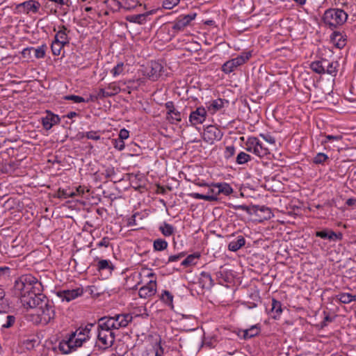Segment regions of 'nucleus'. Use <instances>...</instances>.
Listing matches in <instances>:
<instances>
[{
  "label": "nucleus",
  "instance_id": "f257e3e1",
  "mask_svg": "<svg viewBox=\"0 0 356 356\" xmlns=\"http://www.w3.org/2000/svg\"><path fill=\"white\" fill-rule=\"evenodd\" d=\"M132 320L133 316L130 314L100 318L97 323V346L104 350L111 347L115 339L114 330L126 327Z\"/></svg>",
  "mask_w": 356,
  "mask_h": 356
},
{
  "label": "nucleus",
  "instance_id": "f03ea898",
  "mask_svg": "<svg viewBox=\"0 0 356 356\" xmlns=\"http://www.w3.org/2000/svg\"><path fill=\"white\" fill-rule=\"evenodd\" d=\"M94 327L93 323H88L85 326H81L72 332L67 340L60 342L59 350L64 354H69L81 347L83 343L90 338V331Z\"/></svg>",
  "mask_w": 356,
  "mask_h": 356
},
{
  "label": "nucleus",
  "instance_id": "7ed1b4c3",
  "mask_svg": "<svg viewBox=\"0 0 356 356\" xmlns=\"http://www.w3.org/2000/svg\"><path fill=\"white\" fill-rule=\"evenodd\" d=\"M38 284V279L32 275H22L15 280L12 293L15 297L20 298L22 296L35 291V285Z\"/></svg>",
  "mask_w": 356,
  "mask_h": 356
},
{
  "label": "nucleus",
  "instance_id": "20e7f679",
  "mask_svg": "<svg viewBox=\"0 0 356 356\" xmlns=\"http://www.w3.org/2000/svg\"><path fill=\"white\" fill-rule=\"evenodd\" d=\"M348 19V14L340 8H329L323 16L324 24L331 29L343 25Z\"/></svg>",
  "mask_w": 356,
  "mask_h": 356
},
{
  "label": "nucleus",
  "instance_id": "39448f33",
  "mask_svg": "<svg viewBox=\"0 0 356 356\" xmlns=\"http://www.w3.org/2000/svg\"><path fill=\"white\" fill-rule=\"evenodd\" d=\"M44 305L42 303L36 308V314L39 318V322L47 325L54 318L55 311L53 303L47 298L44 300Z\"/></svg>",
  "mask_w": 356,
  "mask_h": 356
},
{
  "label": "nucleus",
  "instance_id": "423d86ee",
  "mask_svg": "<svg viewBox=\"0 0 356 356\" xmlns=\"http://www.w3.org/2000/svg\"><path fill=\"white\" fill-rule=\"evenodd\" d=\"M251 56V51L243 52L237 57L226 61L222 65V71L225 74H230L236 70L238 67L248 62Z\"/></svg>",
  "mask_w": 356,
  "mask_h": 356
},
{
  "label": "nucleus",
  "instance_id": "0eeeda50",
  "mask_svg": "<svg viewBox=\"0 0 356 356\" xmlns=\"http://www.w3.org/2000/svg\"><path fill=\"white\" fill-rule=\"evenodd\" d=\"M19 299L24 308L36 309L39 305L44 303V300L46 299V297L42 293L33 291L26 296H22Z\"/></svg>",
  "mask_w": 356,
  "mask_h": 356
},
{
  "label": "nucleus",
  "instance_id": "6e6552de",
  "mask_svg": "<svg viewBox=\"0 0 356 356\" xmlns=\"http://www.w3.org/2000/svg\"><path fill=\"white\" fill-rule=\"evenodd\" d=\"M245 145L248 152H252L259 157H264L270 153L269 149L256 137H249Z\"/></svg>",
  "mask_w": 356,
  "mask_h": 356
},
{
  "label": "nucleus",
  "instance_id": "1a4fd4ad",
  "mask_svg": "<svg viewBox=\"0 0 356 356\" xmlns=\"http://www.w3.org/2000/svg\"><path fill=\"white\" fill-rule=\"evenodd\" d=\"M222 132L215 126H208L204 131L203 140L209 144H213L215 141L220 140L222 138Z\"/></svg>",
  "mask_w": 356,
  "mask_h": 356
},
{
  "label": "nucleus",
  "instance_id": "9d476101",
  "mask_svg": "<svg viewBox=\"0 0 356 356\" xmlns=\"http://www.w3.org/2000/svg\"><path fill=\"white\" fill-rule=\"evenodd\" d=\"M163 68V65L159 62L152 61L148 66L145 67V74L149 79L156 81L161 76Z\"/></svg>",
  "mask_w": 356,
  "mask_h": 356
},
{
  "label": "nucleus",
  "instance_id": "9b49d317",
  "mask_svg": "<svg viewBox=\"0 0 356 356\" xmlns=\"http://www.w3.org/2000/svg\"><path fill=\"white\" fill-rule=\"evenodd\" d=\"M83 293V289L82 287H76L72 289L60 290L57 292V296L63 301L70 302Z\"/></svg>",
  "mask_w": 356,
  "mask_h": 356
},
{
  "label": "nucleus",
  "instance_id": "f8f14e48",
  "mask_svg": "<svg viewBox=\"0 0 356 356\" xmlns=\"http://www.w3.org/2000/svg\"><path fill=\"white\" fill-rule=\"evenodd\" d=\"M40 3L35 0H28L17 5V8L24 14L37 13L40 8Z\"/></svg>",
  "mask_w": 356,
  "mask_h": 356
},
{
  "label": "nucleus",
  "instance_id": "ddd939ff",
  "mask_svg": "<svg viewBox=\"0 0 356 356\" xmlns=\"http://www.w3.org/2000/svg\"><path fill=\"white\" fill-rule=\"evenodd\" d=\"M156 280H150L147 284L140 288L138 296L141 298H149L156 293Z\"/></svg>",
  "mask_w": 356,
  "mask_h": 356
},
{
  "label": "nucleus",
  "instance_id": "4468645a",
  "mask_svg": "<svg viewBox=\"0 0 356 356\" xmlns=\"http://www.w3.org/2000/svg\"><path fill=\"white\" fill-rule=\"evenodd\" d=\"M207 118V111L203 106L197 107L189 115V122L192 125L202 124Z\"/></svg>",
  "mask_w": 356,
  "mask_h": 356
},
{
  "label": "nucleus",
  "instance_id": "2eb2a0df",
  "mask_svg": "<svg viewBox=\"0 0 356 356\" xmlns=\"http://www.w3.org/2000/svg\"><path fill=\"white\" fill-rule=\"evenodd\" d=\"M315 235L317 237H320L323 239H327L330 241H341L343 238V234L341 232H334L329 229L317 231Z\"/></svg>",
  "mask_w": 356,
  "mask_h": 356
},
{
  "label": "nucleus",
  "instance_id": "dca6fc26",
  "mask_svg": "<svg viewBox=\"0 0 356 356\" xmlns=\"http://www.w3.org/2000/svg\"><path fill=\"white\" fill-rule=\"evenodd\" d=\"M60 118L58 115L54 114L49 111H46V115L41 118V122L43 128L46 130H49L53 126L60 122Z\"/></svg>",
  "mask_w": 356,
  "mask_h": 356
},
{
  "label": "nucleus",
  "instance_id": "f3484780",
  "mask_svg": "<svg viewBox=\"0 0 356 356\" xmlns=\"http://www.w3.org/2000/svg\"><path fill=\"white\" fill-rule=\"evenodd\" d=\"M195 17L196 13H195L179 16L175 22L173 29L179 31L184 29L191 21L195 19Z\"/></svg>",
  "mask_w": 356,
  "mask_h": 356
},
{
  "label": "nucleus",
  "instance_id": "a211bd4d",
  "mask_svg": "<svg viewBox=\"0 0 356 356\" xmlns=\"http://www.w3.org/2000/svg\"><path fill=\"white\" fill-rule=\"evenodd\" d=\"M15 321V316L6 314L4 312H0V327L1 330L11 327Z\"/></svg>",
  "mask_w": 356,
  "mask_h": 356
},
{
  "label": "nucleus",
  "instance_id": "6ab92c4d",
  "mask_svg": "<svg viewBox=\"0 0 356 356\" xmlns=\"http://www.w3.org/2000/svg\"><path fill=\"white\" fill-rule=\"evenodd\" d=\"M331 42L338 49H342L346 44V37L342 33L334 32L330 35Z\"/></svg>",
  "mask_w": 356,
  "mask_h": 356
},
{
  "label": "nucleus",
  "instance_id": "aec40b11",
  "mask_svg": "<svg viewBox=\"0 0 356 356\" xmlns=\"http://www.w3.org/2000/svg\"><path fill=\"white\" fill-rule=\"evenodd\" d=\"M165 108L168 110L167 113L168 118H170L172 120L176 122H180L181 120V113L175 108L172 102H168L165 103Z\"/></svg>",
  "mask_w": 356,
  "mask_h": 356
},
{
  "label": "nucleus",
  "instance_id": "412c9836",
  "mask_svg": "<svg viewBox=\"0 0 356 356\" xmlns=\"http://www.w3.org/2000/svg\"><path fill=\"white\" fill-rule=\"evenodd\" d=\"M282 313V303L280 301L273 298L269 314L271 315L272 318L277 319L280 318Z\"/></svg>",
  "mask_w": 356,
  "mask_h": 356
},
{
  "label": "nucleus",
  "instance_id": "4be33fe9",
  "mask_svg": "<svg viewBox=\"0 0 356 356\" xmlns=\"http://www.w3.org/2000/svg\"><path fill=\"white\" fill-rule=\"evenodd\" d=\"M69 31L66 27L62 26L61 29L56 33L54 40L59 42L60 44H63L64 45L68 44L70 43V38L67 35Z\"/></svg>",
  "mask_w": 356,
  "mask_h": 356
},
{
  "label": "nucleus",
  "instance_id": "5701e85b",
  "mask_svg": "<svg viewBox=\"0 0 356 356\" xmlns=\"http://www.w3.org/2000/svg\"><path fill=\"white\" fill-rule=\"evenodd\" d=\"M245 244V240L243 236H237L236 240L229 243L228 250L232 252H236Z\"/></svg>",
  "mask_w": 356,
  "mask_h": 356
},
{
  "label": "nucleus",
  "instance_id": "b1692460",
  "mask_svg": "<svg viewBox=\"0 0 356 356\" xmlns=\"http://www.w3.org/2000/svg\"><path fill=\"white\" fill-rule=\"evenodd\" d=\"M339 64L337 61L329 62L326 60V64L324 65V70L325 74L332 76H336Z\"/></svg>",
  "mask_w": 356,
  "mask_h": 356
},
{
  "label": "nucleus",
  "instance_id": "393cba45",
  "mask_svg": "<svg viewBox=\"0 0 356 356\" xmlns=\"http://www.w3.org/2000/svg\"><path fill=\"white\" fill-rule=\"evenodd\" d=\"M150 14L151 12H147L143 14L133 15L128 16L127 19L130 22L143 24L147 21V17Z\"/></svg>",
  "mask_w": 356,
  "mask_h": 356
},
{
  "label": "nucleus",
  "instance_id": "a878e982",
  "mask_svg": "<svg viewBox=\"0 0 356 356\" xmlns=\"http://www.w3.org/2000/svg\"><path fill=\"white\" fill-rule=\"evenodd\" d=\"M325 64H326L325 59L316 60L311 63L310 68L316 74H325V71L324 70Z\"/></svg>",
  "mask_w": 356,
  "mask_h": 356
},
{
  "label": "nucleus",
  "instance_id": "bb28decb",
  "mask_svg": "<svg viewBox=\"0 0 356 356\" xmlns=\"http://www.w3.org/2000/svg\"><path fill=\"white\" fill-rule=\"evenodd\" d=\"M337 299L341 303L349 304L352 302H356V294L340 293L337 296Z\"/></svg>",
  "mask_w": 356,
  "mask_h": 356
},
{
  "label": "nucleus",
  "instance_id": "cd10ccee",
  "mask_svg": "<svg viewBox=\"0 0 356 356\" xmlns=\"http://www.w3.org/2000/svg\"><path fill=\"white\" fill-rule=\"evenodd\" d=\"M214 186L216 188H218V193H220V194L229 195L234 191L232 186L229 184L225 182L216 183L214 184Z\"/></svg>",
  "mask_w": 356,
  "mask_h": 356
},
{
  "label": "nucleus",
  "instance_id": "c85d7f7f",
  "mask_svg": "<svg viewBox=\"0 0 356 356\" xmlns=\"http://www.w3.org/2000/svg\"><path fill=\"white\" fill-rule=\"evenodd\" d=\"M225 104H228V101L220 98L216 99L211 102L208 108L214 113L223 108Z\"/></svg>",
  "mask_w": 356,
  "mask_h": 356
},
{
  "label": "nucleus",
  "instance_id": "c756f323",
  "mask_svg": "<svg viewBox=\"0 0 356 356\" xmlns=\"http://www.w3.org/2000/svg\"><path fill=\"white\" fill-rule=\"evenodd\" d=\"M9 307V300L6 296L4 289L0 286V312H5Z\"/></svg>",
  "mask_w": 356,
  "mask_h": 356
},
{
  "label": "nucleus",
  "instance_id": "7c9ffc66",
  "mask_svg": "<svg viewBox=\"0 0 356 356\" xmlns=\"http://www.w3.org/2000/svg\"><path fill=\"white\" fill-rule=\"evenodd\" d=\"M243 337L245 339H250L257 336L259 333V327L257 325H252L249 329L242 330Z\"/></svg>",
  "mask_w": 356,
  "mask_h": 356
},
{
  "label": "nucleus",
  "instance_id": "2f4dec72",
  "mask_svg": "<svg viewBox=\"0 0 356 356\" xmlns=\"http://www.w3.org/2000/svg\"><path fill=\"white\" fill-rule=\"evenodd\" d=\"M97 270H108L109 273L113 270V266L111 261L107 259H102L99 261L97 264Z\"/></svg>",
  "mask_w": 356,
  "mask_h": 356
},
{
  "label": "nucleus",
  "instance_id": "473e14b6",
  "mask_svg": "<svg viewBox=\"0 0 356 356\" xmlns=\"http://www.w3.org/2000/svg\"><path fill=\"white\" fill-rule=\"evenodd\" d=\"M199 253H195L188 255L184 261L181 262V266L184 267H188L192 265H195L196 264L197 259L200 257Z\"/></svg>",
  "mask_w": 356,
  "mask_h": 356
},
{
  "label": "nucleus",
  "instance_id": "72a5a7b5",
  "mask_svg": "<svg viewBox=\"0 0 356 356\" xmlns=\"http://www.w3.org/2000/svg\"><path fill=\"white\" fill-rule=\"evenodd\" d=\"M159 230L165 236H170L174 234L175 227L170 224L163 222V224L160 226Z\"/></svg>",
  "mask_w": 356,
  "mask_h": 356
},
{
  "label": "nucleus",
  "instance_id": "f704fd0d",
  "mask_svg": "<svg viewBox=\"0 0 356 356\" xmlns=\"http://www.w3.org/2000/svg\"><path fill=\"white\" fill-rule=\"evenodd\" d=\"M120 6L126 10L134 9L138 5V0H122L120 3Z\"/></svg>",
  "mask_w": 356,
  "mask_h": 356
},
{
  "label": "nucleus",
  "instance_id": "c9c22d12",
  "mask_svg": "<svg viewBox=\"0 0 356 356\" xmlns=\"http://www.w3.org/2000/svg\"><path fill=\"white\" fill-rule=\"evenodd\" d=\"M168 242L161 238H158L154 241L153 247L156 251H162L168 248Z\"/></svg>",
  "mask_w": 356,
  "mask_h": 356
},
{
  "label": "nucleus",
  "instance_id": "e433bc0d",
  "mask_svg": "<svg viewBox=\"0 0 356 356\" xmlns=\"http://www.w3.org/2000/svg\"><path fill=\"white\" fill-rule=\"evenodd\" d=\"M250 159L251 156L248 154L244 152H241L236 156V162L238 165H243L248 163Z\"/></svg>",
  "mask_w": 356,
  "mask_h": 356
},
{
  "label": "nucleus",
  "instance_id": "4c0bfd02",
  "mask_svg": "<svg viewBox=\"0 0 356 356\" xmlns=\"http://www.w3.org/2000/svg\"><path fill=\"white\" fill-rule=\"evenodd\" d=\"M124 72V64L122 62L118 63L111 71L113 76L116 77Z\"/></svg>",
  "mask_w": 356,
  "mask_h": 356
},
{
  "label": "nucleus",
  "instance_id": "58836bf2",
  "mask_svg": "<svg viewBox=\"0 0 356 356\" xmlns=\"http://www.w3.org/2000/svg\"><path fill=\"white\" fill-rule=\"evenodd\" d=\"M65 46V45L63 44H60L59 42H57V40H54L51 45L52 54L54 56H59L60 54L61 50Z\"/></svg>",
  "mask_w": 356,
  "mask_h": 356
},
{
  "label": "nucleus",
  "instance_id": "ea45409f",
  "mask_svg": "<svg viewBox=\"0 0 356 356\" xmlns=\"http://www.w3.org/2000/svg\"><path fill=\"white\" fill-rule=\"evenodd\" d=\"M34 52V56L36 58H43L45 56L47 46L45 44H42L37 48L34 47V49H32Z\"/></svg>",
  "mask_w": 356,
  "mask_h": 356
},
{
  "label": "nucleus",
  "instance_id": "a19ab883",
  "mask_svg": "<svg viewBox=\"0 0 356 356\" xmlns=\"http://www.w3.org/2000/svg\"><path fill=\"white\" fill-rule=\"evenodd\" d=\"M255 211L257 213H258V212L264 213V216H263L264 219H269V218H270V217L272 216L270 209L268 207H265V206L255 207Z\"/></svg>",
  "mask_w": 356,
  "mask_h": 356
},
{
  "label": "nucleus",
  "instance_id": "79ce46f5",
  "mask_svg": "<svg viewBox=\"0 0 356 356\" xmlns=\"http://www.w3.org/2000/svg\"><path fill=\"white\" fill-rule=\"evenodd\" d=\"M161 300L165 304L172 306L173 296L168 291H163L161 296Z\"/></svg>",
  "mask_w": 356,
  "mask_h": 356
},
{
  "label": "nucleus",
  "instance_id": "37998d69",
  "mask_svg": "<svg viewBox=\"0 0 356 356\" xmlns=\"http://www.w3.org/2000/svg\"><path fill=\"white\" fill-rule=\"evenodd\" d=\"M10 276V268L8 266L0 267V282L7 280Z\"/></svg>",
  "mask_w": 356,
  "mask_h": 356
},
{
  "label": "nucleus",
  "instance_id": "c03bdc74",
  "mask_svg": "<svg viewBox=\"0 0 356 356\" xmlns=\"http://www.w3.org/2000/svg\"><path fill=\"white\" fill-rule=\"evenodd\" d=\"M116 94H118V89H116V88H115V91H114L113 92H110V91L106 90V88H101V89H99V90L97 93V98L102 99L104 97L113 96Z\"/></svg>",
  "mask_w": 356,
  "mask_h": 356
},
{
  "label": "nucleus",
  "instance_id": "a18cd8bd",
  "mask_svg": "<svg viewBox=\"0 0 356 356\" xmlns=\"http://www.w3.org/2000/svg\"><path fill=\"white\" fill-rule=\"evenodd\" d=\"M86 137L88 139L99 140L101 138L99 131H90L83 134L82 138Z\"/></svg>",
  "mask_w": 356,
  "mask_h": 356
},
{
  "label": "nucleus",
  "instance_id": "49530a36",
  "mask_svg": "<svg viewBox=\"0 0 356 356\" xmlns=\"http://www.w3.org/2000/svg\"><path fill=\"white\" fill-rule=\"evenodd\" d=\"M152 351L155 356H163L164 353V349L161 346V341L156 342L153 346Z\"/></svg>",
  "mask_w": 356,
  "mask_h": 356
},
{
  "label": "nucleus",
  "instance_id": "de8ad7c7",
  "mask_svg": "<svg viewBox=\"0 0 356 356\" xmlns=\"http://www.w3.org/2000/svg\"><path fill=\"white\" fill-rule=\"evenodd\" d=\"M201 277L204 284H207L208 286H211L213 285V280L210 273L207 272H202L201 273Z\"/></svg>",
  "mask_w": 356,
  "mask_h": 356
},
{
  "label": "nucleus",
  "instance_id": "09e8293b",
  "mask_svg": "<svg viewBox=\"0 0 356 356\" xmlns=\"http://www.w3.org/2000/svg\"><path fill=\"white\" fill-rule=\"evenodd\" d=\"M328 159V156L324 153H318L314 158V163L316 164H323L326 160Z\"/></svg>",
  "mask_w": 356,
  "mask_h": 356
},
{
  "label": "nucleus",
  "instance_id": "8fccbe9b",
  "mask_svg": "<svg viewBox=\"0 0 356 356\" xmlns=\"http://www.w3.org/2000/svg\"><path fill=\"white\" fill-rule=\"evenodd\" d=\"M206 195L212 197L213 198V201H217L218 199V196L220 195V193H218V188H216L214 184H213L212 188L209 189L208 193Z\"/></svg>",
  "mask_w": 356,
  "mask_h": 356
},
{
  "label": "nucleus",
  "instance_id": "3c124183",
  "mask_svg": "<svg viewBox=\"0 0 356 356\" xmlns=\"http://www.w3.org/2000/svg\"><path fill=\"white\" fill-rule=\"evenodd\" d=\"M112 144H113V147L119 151L123 150L125 147V144H124V140H120L119 138L113 139Z\"/></svg>",
  "mask_w": 356,
  "mask_h": 356
},
{
  "label": "nucleus",
  "instance_id": "603ef678",
  "mask_svg": "<svg viewBox=\"0 0 356 356\" xmlns=\"http://www.w3.org/2000/svg\"><path fill=\"white\" fill-rule=\"evenodd\" d=\"M180 2V0H164L163 7L165 9H172Z\"/></svg>",
  "mask_w": 356,
  "mask_h": 356
},
{
  "label": "nucleus",
  "instance_id": "864d4df0",
  "mask_svg": "<svg viewBox=\"0 0 356 356\" xmlns=\"http://www.w3.org/2000/svg\"><path fill=\"white\" fill-rule=\"evenodd\" d=\"M191 196L197 200H203L209 201V202H213V198L212 197L208 196L206 194L204 195V194H200L198 193H193L191 195Z\"/></svg>",
  "mask_w": 356,
  "mask_h": 356
},
{
  "label": "nucleus",
  "instance_id": "5fc2aeb1",
  "mask_svg": "<svg viewBox=\"0 0 356 356\" xmlns=\"http://www.w3.org/2000/svg\"><path fill=\"white\" fill-rule=\"evenodd\" d=\"M64 99L66 100H72L74 103L86 102V100L82 97L74 95H67L64 97ZM88 102V101L87 100L86 102Z\"/></svg>",
  "mask_w": 356,
  "mask_h": 356
},
{
  "label": "nucleus",
  "instance_id": "6e6d98bb",
  "mask_svg": "<svg viewBox=\"0 0 356 356\" xmlns=\"http://www.w3.org/2000/svg\"><path fill=\"white\" fill-rule=\"evenodd\" d=\"M259 136L270 145H275V139L270 134H260Z\"/></svg>",
  "mask_w": 356,
  "mask_h": 356
},
{
  "label": "nucleus",
  "instance_id": "4d7b16f0",
  "mask_svg": "<svg viewBox=\"0 0 356 356\" xmlns=\"http://www.w3.org/2000/svg\"><path fill=\"white\" fill-rule=\"evenodd\" d=\"M341 138H342V137L340 135H336V136L326 135L325 136V139L322 141V144L327 143L332 140L339 141Z\"/></svg>",
  "mask_w": 356,
  "mask_h": 356
},
{
  "label": "nucleus",
  "instance_id": "13d9d810",
  "mask_svg": "<svg viewBox=\"0 0 356 356\" xmlns=\"http://www.w3.org/2000/svg\"><path fill=\"white\" fill-rule=\"evenodd\" d=\"M235 154V147L233 145L227 146L225 151V157L229 159Z\"/></svg>",
  "mask_w": 356,
  "mask_h": 356
},
{
  "label": "nucleus",
  "instance_id": "bf43d9fd",
  "mask_svg": "<svg viewBox=\"0 0 356 356\" xmlns=\"http://www.w3.org/2000/svg\"><path fill=\"white\" fill-rule=\"evenodd\" d=\"M37 341L35 339H26L24 341V346L27 350L33 349L36 344Z\"/></svg>",
  "mask_w": 356,
  "mask_h": 356
},
{
  "label": "nucleus",
  "instance_id": "052dcab7",
  "mask_svg": "<svg viewBox=\"0 0 356 356\" xmlns=\"http://www.w3.org/2000/svg\"><path fill=\"white\" fill-rule=\"evenodd\" d=\"M185 256L184 252H181L178 254L171 255L168 257V263H172L179 261L180 259Z\"/></svg>",
  "mask_w": 356,
  "mask_h": 356
},
{
  "label": "nucleus",
  "instance_id": "680f3d73",
  "mask_svg": "<svg viewBox=\"0 0 356 356\" xmlns=\"http://www.w3.org/2000/svg\"><path fill=\"white\" fill-rule=\"evenodd\" d=\"M129 137V132L126 129H120L118 135V138L120 140H124Z\"/></svg>",
  "mask_w": 356,
  "mask_h": 356
},
{
  "label": "nucleus",
  "instance_id": "e2e57ef3",
  "mask_svg": "<svg viewBox=\"0 0 356 356\" xmlns=\"http://www.w3.org/2000/svg\"><path fill=\"white\" fill-rule=\"evenodd\" d=\"M32 49H34V47H31L24 48L22 51V55L23 58H31V51H33Z\"/></svg>",
  "mask_w": 356,
  "mask_h": 356
},
{
  "label": "nucleus",
  "instance_id": "0e129e2a",
  "mask_svg": "<svg viewBox=\"0 0 356 356\" xmlns=\"http://www.w3.org/2000/svg\"><path fill=\"white\" fill-rule=\"evenodd\" d=\"M109 245V239L108 237H104L102 241L97 243L98 248L105 247L107 248Z\"/></svg>",
  "mask_w": 356,
  "mask_h": 356
},
{
  "label": "nucleus",
  "instance_id": "69168bd1",
  "mask_svg": "<svg viewBox=\"0 0 356 356\" xmlns=\"http://www.w3.org/2000/svg\"><path fill=\"white\" fill-rule=\"evenodd\" d=\"M115 88L118 89V93L120 91V88L115 83H112L108 86L106 90L110 91V92H113L114 91H115Z\"/></svg>",
  "mask_w": 356,
  "mask_h": 356
},
{
  "label": "nucleus",
  "instance_id": "338daca9",
  "mask_svg": "<svg viewBox=\"0 0 356 356\" xmlns=\"http://www.w3.org/2000/svg\"><path fill=\"white\" fill-rule=\"evenodd\" d=\"M54 3H56L59 8L63 7L64 5L67 3V0H49Z\"/></svg>",
  "mask_w": 356,
  "mask_h": 356
},
{
  "label": "nucleus",
  "instance_id": "774afa93",
  "mask_svg": "<svg viewBox=\"0 0 356 356\" xmlns=\"http://www.w3.org/2000/svg\"><path fill=\"white\" fill-rule=\"evenodd\" d=\"M72 193H76V196L81 195L84 193V189L81 186H79L74 191H72Z\"/></svg>",
  "mask_w": 356,
  "mask_h": 356
}]
</instances>
